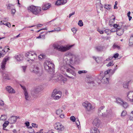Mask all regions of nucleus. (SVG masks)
Wrapping results in <instances>:
<instances>
[{
    "label": "nucleus",
    "instance_id": "4468645a",
    "mask_svg": "<svg viewBox=\"0 0 133 133\" xmlns=\"http://www.w3.org/2000/svg\"><path fill=\"white\" fill-rule=\"evenodd\" d=\"M18 118H19V117H17L16 116H12L9 119V122L10 124H14L16 122L17 119Z\"/></svg>",
    "mask_w": 133,
    "mask_h": 133
},
{
    "label": "nucleus",
    "instance_id": "423d86ee",
    "mask_svg": "<svg viewBox=\"0 0 133 133\" xmlns=\"http://www.w3.org/2000/svg\"><path fill=\"white\" fill-rule=\"evenodd\" d=\"M65 55L70 58L69 62L71 64L74 63L77 61V58L71 53L67 52L66 53Z\"/></svg>",
    "mask_w": 133,
    "mask_h": 133
},
{
    "label": "nucleus",
    "instance_id": "20e7f679",
    "mask_svg": "<svg viewBox=\"0 0 133 133\" xmlns=\"http://www.w3.org/2000/svg\"><path fill=\"white\" fill-rule=\"evenodd\" d=\"M25 56L32 61L37 58L36 53L33 51H30L27 52L25 54Z\"/></svg>",
    "mask_w": 133,
    "mask_h": 133
},
{
    "label": "nucleus",
    "instance_id": "c85d7f7f",
    "mask_svg": "<svg viewBox=\"0 0 133 133\" xmlns=\"http://www.w3.org/2000/svg\"><path fill=\"white\" fill-rule=\"evenodd\" d=\"M24 95L25 96V99H26V100L28 101L29 99V98L27 92H24Z\"/></svg>",
    "mask_w": 133,
    "mask_h": 133
},
{
    "label": "nucleus",
    "instance_id": "412c9836",
    "mask_svg": "<svg viewBox=\"0 0 133 133\" xmlns=\"http://www.w3.org/2000/svg\"><path fill=\"white\" fill-rule=\"evenodd\" d=\"M91 133H100L99 130L97 128L94 127L92 128L91 129Z\"/></svg>",
    "mask_w": 133,
    "mask_h": 133
},
{
    "label": "nucleus",
    "instance_id": "338daca9",
    "mask_svg": "<svg viewBox=\"0 0 133 133\" xmlns=\"http://www.w3.org/2000/svg\"><path fill=\"white\" fill-rule=\"evenodd\" d=\"M64 115L63 114H61L60 116V117L61 118H64Z\"/></svg>",
    "mask_w": 133,
    "mask_h": 133
},
{
    "label": "nucleus",
    "instance_id": "3c124183",
    "mask_svg": "<svg viewBox=\"0 0 133 133\" xmlns=\"http://www.w3.org/2000/svg\"><path fill=\"white\" fill-rule=\"evenodd\" d=\"M32 126L33 127H36L37 128L38 125H37L35 123H32Z\"/></svg>",
    "mask_w": 133,
    "mask_h": 133
},
{
    "label": "nucleus",
    "instance_id": "a18cd8bd",
    "mask_svg": "<svg viewBox=\"0 0 133 133\" xmlns=\"http://www.w3.org/2000/svg\"><path fill=\"white\" fill-rule=\"evenodd\" d=\"M93 58L94 59H95V60L97 63H98L99 62V61H98L99 59V57H93Z\"/></svg>",
    "mask_w": 133,
    "mask_h": 133
},
{
    "label": "nucleus",
    "instance_id": "0e129e2a",
    "mask_svg": "<svg viewBox=\"0 0 133 133\" xmlns=\"http://www.w3.org/2000/svg\"><path fill=\"white\" fill-rule=\"evenodd\" d=\"M40 56H41L42 57V59L44 58L45 57V56L43 54L40 55Z\"/></svg>",
    "mask_w": 133,
    "mask_h": 133
},
{
    "label": "nucleus",
    "instance_id": "dca6fc26",
    "mask_svg": "<svg viewBox=\"0 0 133 133\" xmlns=\"http://www.w3.org/2000/svg\"><path fill=\"white\" fill-rule=\"evenodd\" d=\"M64 68L65 70L68 73H69L70 74H71L72 75L74 76H75L76 75V74L71 69L69 68H66L65 69L64 67V66H62L61 68V70H62L63 68Z\"/></svg>",
    "mask_w": 133,
    "mask_h": 133
},
{
    "label": "nucleus",
    "instance_id": "4be33fe9",
    "mask_svg": "<svg viewBox=\"0 0 133 133\" xmlns=\"http://www.w3.org/2000/svg\"><path fill=\"white\" fill-rule=\"evenodd\" d=\"M16 59L18 61L22 60L23 59V56L22 55L19 54L15 56Z\"/></svg>",
    "mask_w": 133,
    "mask_h": 133
},
{
    "label": "nucleus",
    "instance_id": "49530a36",
    "mask_svg": "<svg viewBox=\"0 0 133 133\" xmlns=\"http://www.w3.org/2000/svg\"><path fill=\"white\" fill-rule=\"evenodd\" d=\"M61 29L60 28L58 27L54 29V30L55 31H57V32L60 31Z\"/></svg>",
    "mask_w": 133,
    "mask_h": 133
},
{
    "label": "nucleus",
    "instance_id": "69168bd1",
    "mask_svg": "<svg viewBox=\"0 0 133 133\" xmlns=\"http://www.w3.org/2000/svg\"><path fill=\"white\" fill-rule=\"evenodd\" d=\"M75 12H72V13L70 14L69 15V18L72 15H74L75 14Z\"/></svg>",
    "mask_w": 133,
    "mask_h": 133
},
{
    "label": "nucleus",
    "instance_id": "ea45409f",
    "mask_svg": "<svg viewBox=\"0 0 133 133\" xmlns=\"http://www.w3.org/2000/svg\"><path fill=\"white\" fill-rule=\"evenodd\" d=\"M113 61H111L107 65V66H111L113 65Z\"/></svg>",
    "mask_w": 133,
    "mask_h": 133
},
{
    "label": "nucleus",
    "instance_id": "09e8293b",
    "mask_svg": "<svg viewBox=\"0 0 133 133\" xmlns=\"http://www.w3.org/2000/svg\"><path fill=\"white\" fill-rule=\"evenodd\" d=\"M8 47V46H5L4 48V49L6 51V52H7L9 50H10L9 48Z\"/></svg>",
    "mask_w": 133,
    "mask_h": 133
},
{
    "label": "nucleus",
    "instance_id": "5701e85b",
    "mask_svg": "<svg viewBox=\"0 0 133 133\" xmlns=\"http://www.w3.org/2000/svg\"><path fill=\"white\" fill-rule=\"evenodd\" d=\"M129 46H133V35H131L129 41Z\"/></svg>",
    "mask_w": 133,
    "mask_h": 133
},
{
    "label": "nucleus",
    "instance_id": "7ed1b4c3",
    "mask_svg": "<svg viewBox=\"0 0 133 133\" xmlns=\"http://www.w3.org/2000/svg\"><path fill=\"white\" fill-rule=\"evenodd\" d=\"M28 9L33 14L38 15L41 11V9L40 6H36L31 5L28 8Z\"/></svg>",
    "mask_w": 133,
    "mask_h": 133
},
{
    "label": "nucleus",
    "instance_id": "9d476101",
    "mask_svg": "<svg viewBox=\"0 0 133 133\" xmlns=\"http://www.w3.org/2000/svg\"><path fill=\"white\" fill-rule=\"evenodd\" d=\"M55 129L58 131H62L64 129V126L61 123L59 122L56 123L54 125Z\"/></svg>",
    "mask_w": 133,
    "mask_h": 133
},
{
    "label": "nucleus",
    "instance_id": "f8f14e48",
    "mask_svg": "<svg viewBox=\"0 0 133 133\" xmlns=\"http://www.w3.org/2000/svg\"><path fill=\"white\" fill-rule=\"evenodd\" d=\"M101 123V122L100 119L98 118H96L94 119L92 122V124L94 126L98 127Z\"/></svg>",
    "mask_w": 133,
    "mask_h": 133
},
{
    "label": "nucleus",
    "instance_id": "bb28decb",
    "mask_svg": "<svg viewBox=\"0 0 133 133\" xmlns=\"http://www.w3.org/2000/svg\"><path fill=\"white\" fill-rule=\"evenodd\" d=\"M58 79L59 81H61V82L62 81L63 83L65 82L64 78L62 75L59 76L58 77Z\"/></svg>",
    "mask_w": 133,
    "mask_h": 133
},
{
    "label": "nucleus",
    "instance_id": "2f4dec72",
    "mask_svg": "<svg viewBox=\"0 0 133 133\" xmlns=\"http://www.w3.org/2000/svg\"><path fill=\"white\" fill-rule=\"evenodd\" d=\"M110 70H109L105 71L104 73V75L103 76L108 77V76L109 75L108 74L110 72Z\"/></svg>",
    "mask_w": 133,
    "mask_h": 133
},
{
    "label": "nucleus",
    "instance_id": "b1692460",
    "mask_svg": "<svg viewBox=\"0 0 133 133\" xmlns=\"http://www.w3.org/2000/svg\"><path fill=\"white\" fill-rule=\"evenodd\" d=\"M124 32V30L123 29H121L118 30H117V35L119 36H121L122 35Z\"/></svg>",
    "mask_w": 133,
    "mask_h": 133
},
{
    "label": "nucleus",
    "instance_id": "4d7b16f0",
    "mask_svg": "<svg viewBox=\"0 0 133 133\" xmlns=\"http://www.w3.org/2000/svg\"><path fill=\"white\" fill-rule=\"evenodd\" d=\"M6 25L8 26V27L10 28L11 27V25L10 23L8 22L7 23L5 24Z\"/></svg>",
    "mask_w": 133,
    "mask_h": 133
},
{
    "label": "nucleus",
    "instance_id": "5fc2aeb1",
    "mask_svg": "<svg viewBox=\"0 0 133 133\" xmlns=\"http://www.w3.org/2000/svg\"><path fill=\"white\" fill-rule=\"evenodd\" d=\"M4 104V102L0 100V105L1 106H3Z\"/></svg>",
    "mask_w": 133,
    "mask_h": 133
},
{
    "label": "nucleus",
    "instance_id": "864d4df0",
    "mask_svg": "<svg viewBox=\"0 0 133 133\" xmlns=\"http://www.w3.org/2000/svg\"><path fill=\"white\" fill-rule=\"evenodd\" d=\"M105 32V33H106L107 35H108L109 34V30L108 29H106L105 30H104Z\"/></svg>",
    "mask_w": 133,
    "mask_h": 133
},
{
    "label": "nucleus",
    "instance_id": "e2e57ef3",
    "mask_svg": "<svg viewBox=\"0 0 133 133\" xmlns=\"http://www.w3.org/2000/svg\"><path fill=\"white\" fill-rule=\"evenodd\" d=\"M25 125L27 127H29L30 125L29 122H26L25 123Z\"/></svg>",
    "mask_w": 133,
    "mask_h": 133
},
{
    "label": "nucleus",
    "instance_id": "9b49d317",
    "mask_svg": "<svg viewBox=\"0 0 133 133\" xmlns=\"http://www.w3.org/2000/svg\"><path fill=\"white\" fill-rule=\"evenodd\" d=\"M83 105L88 111H90L92 110V105L88 101H86L83 103Z\"/></svg>",
    "mask_w": 133,
    "mask_h": 133
},
{
    "label": "nucleus",
    "instance_id": "e433bc0d",
    "mask_svg": "<svg viewBox=\"0 0 133 133\" xmlns=\"http://www.w3.org/2000/svg\"><path fill=\"white\" fill-rule=\"evenodd\" d=\"M129 82H128L127 83H124L123 87L124 88H128Z\"/></svg>",
    "mask_w": 133,
    "mask_h": 133
},
{
    "label": "nucleus",
    "instance_id": "f3484780",
    "mask_svg": "<svg viewBox=\"0 0 133 133\" xmlns=\"http://www.w3.org/2000/svg\"><path fill=\"white\" fill-rule=\"evenodd\" d=\"M104 106H102L100 107L98 109L99 115L100 116H103L104 117H105L107 116V115L103 114V111L102 110L104 108Z\"/></svg>",
    "mask_w": 133,
    "mask_h": 133
},
{
    "label": "nucleus",
    "instance_id": "aec40b11",
    "mask_svg": "<svg viewBox=\"0 0 133 133\" xmlns=\"http://www.w3.org/2000/svg\"><path fill=\"white\" fill-rule=\"evenodd\" d=\"M51 5L50 4H43L42 5V9L43 10H45L50 8Z\"/></svg>",
    "mask_w": 133,
    "mask_h": 133
},
{
    "label": "nucleus",
    "instance_id": "393cba45",
    "mask_svg": "<svg viewBox=\"0 0 133 133\" xmlns=\"http://www.w3.org/2000/svg\"><path fill=\"white\" fill-rule=\"evenodd\" d=\"M41 91V89H39L38 88H36L34 91L32 92L31 93L34 95H35L36 94L38 93Z\"/></svg>",
    "mask_w": 133,
    "mask_h": 133
},
{
    "label": "nucleus",
    "instance_id": "f704fd0d",
    "mask_svg": "<svg viewBox=\"0 0 133 133\" xmlns=\"http://www.w3.org/2000/svg\"><path fill=\"white\" fill-rule=\"evenodd\" d=\"M78 24V25L80 26H82L83 25V22L81 20L79 21Z\"/></svg>",
    "mask_w": 133,
    "mask_h": 133
},
{
    "label": "nucleus",
    "instance_id": "680f3d73",
    "mask_svg": "<svg viewBox=\"0 0 133 133\" xmlns=\"http://www.w3.org/2000/svg\"><path fill=\"white\" fill-rule=\"evenodd\" d=\"M16 12V10L14 9H12L11 10V12L12 14H14Z\"/></svg>",
    "mask_w": 133,
    "mask_h": 133
},
{
    "label": "nucleus",
    "instance_id": "ddd939ff",
    "mask_svg": "<svg viewBox=\"0 0 133 133\" xmlns=\"http://www.w3.org/2000/svg\"><path fill=\"white\" fill-rule=\"evenodd\" d=\"M87 82L88 84L91 87L94 86L95 84L94 81V79L92 77L87 78Z\"/></svg>",
    "mask_w": 133,
    "mask_h": 133
},
{
    "label": "nucleus",
    "instance_id": "72a5a7b5",
    "mask_svg": "<svg viewBox=\"0 0 133 133\" xmlns=\"http://www.w3.org/2000/svg\"><path fill=\"white\" fill-rule=\"evenodd\" d=\"M62 110L59 109L56 111V114L57 115H60L62 113Z\"/></svg>",
    "mask_w": 133,
    "mask_h": 133
},
{
    "label": "nucleus",
    "instance_id": "c03bdc74",
    "mask_svg": "<svg viewBox=\"0 0 133 133\" xmlns=\"http://www.w3.org/2000/svg\"><path fill=\"white\" fill-rule=\"evenodd\" d=\"M27 67V66H22V68L23 69V71L24 72H25V71Z\"/></svg>",
    "mask_w": 133,
    "mask_h": 133
},
{
    "label": "nucleus",
    "instance_id": "8fccbe9b",
    "mask_svg": "<svg viewBox=\"0 0 133 133\" xmlns=\"http://www.w3.org/2000/svg\"><path fill=\"white\" fill-rule=\"evenodd\" d=\"M113 47L114 48H117L118 49H120V47L118 46V45H116V44H114L113 45Z\"/></svg>",
    "mask_w": 133,
    "mask_h": 133
},
{
    "label": "nucleus",
    "instance_id": "473e14b6",
    "mask_svg": "<svg viewBox=\"0 0 133 133\" xmlns=\"http://www.w3.org/2000/svg\"><path fill=\"white\" fill-rule=\"evenodd\" d=\"M132 92H132L131 91H130V92H129L128 93V94L127 96V97L129 98H130V97H131L132 95Z\"/></svg>",
    "mask_w": 133,
    "mask_h": 133
},
{
    "label": "nucleus",
    "instance_id": "7c9ffc66",
    "mask_svg": "<svg viewBox=\"0 0 133 133\" xmlns=\"http://www.w3.org/2000/svg\"><path fill=\"white\" fill-rule=\"evenodd\" d=\"M7 118L6 115H2L1 117V119L2 120H5Z\"/></svg>",
    "mask_w": 133,
    "mask_h": 133
},
{
    "label": "nucleus",
    "instance_id": "a211bd4d",
    "mask_svg": "<svg viewBox=\"0 0 133 133\" xmlns=\"http://www.w3.org/2000/svg\"><path fill=\"white\" fill-rule=\"evenodd\" d=\"M6 91L10 94H14L15 93V91L10 86H8L6 87Z\"/></svg>",
    "mask_w": 133,
    "mask_h": 133
},
{
    "label": "nucleus",
    "instance_id": "603ef678",
    "mask_svg": "<svg viewBox=\"0 0 133 133\" xmlns=\"http://www.w3.org/2000/svg\"><path fill=\"white\" fill-rule=\"evenodd\" d=\"M119 54L118 53H116L114 54L113 56V57L115 58H116L118 56Z\"/></svg>",
    "mask_w": 133,
    "mask_h": 133
},
{
    "label": "nucleus",
    "instance_id": "6e6552de",
    "mask_svg": "<svg viewBox=\"0 0 133 133\" xmlns=\"http://www.w3.org/2000/svg\"><path fill=\"white\" fill-rule=\"evenodd\" d=\"M39 63L38 62L35 63L31 65L32 66H33V70L32 72L36 74H39V72L40 69L39 68Z\"/></svg>",
    "mask_w": 133,
    "mask_h": 133
},
{
    "label": "nucleus",
    "instance_id": "79ce46f5",
    "mask_svg": "<svg viewBox=\"0 0 133 133\" xmlns=\"http://www.w3.org/2000/svg\"><path fill=\"white\" fill-rule=\"evenodd\" d=\"M110 31L111 32H117V29L115 28H113L112 29L110 30Z\"/></svg>",
    "mask_w": 133,
    "mask_h": 133
},
{
    "label": "nucleus",
    "instance_id": "a19ab883",
    "mask_svg": "<svg viewBox=\"0 0 133 133\" xmlns=\"http://www.w3.org/2000/svg\"><path fill=\"white\" fill-rule=\"evenodd\" d=\"M126 114V112L125 111H123L121 114V116H125Z\"/></svg>",
    "mask_w": 133,
    "mask_h": 133
},
{
    "label": "nucleus",
    "instance_id": "6ab92c4d",
    "mask_svg": "<svg viewBox=\"0 0 133 133\" xmlns=\"http://www.w3.org/2000/svg\"><path fill=\"white\" fill-rule=\"evenodd\" d=\"M67 2V0H58L55 3L57 5H59L64 4Z\"/></svg>",
    "mask_w": 133,
    "mask_h": 133
},
{
    "label": "nucleus",
    "instance_id": "a878e982",
    "mask_svg": "<svg viewBox=\"0 0 133 133\" xmlns=\"http://www.w3.org/2000/svg\"><path fill=\"white\" fill-rule=\"evenodd\" d=\"M97 51L98 52H101L103 51V47L102 46H98L95 47Z\"/></svg>",
    "mask_w": 133,
    "mask_h": 133
},
{
    "label": "nucleus",
    "instance_id": "39448f33",
    "mask_svg": "<svg viewBox=\"0 0 133 133\" xmlns=\"http://www.w3.org/2000/svg\"><path fill=\"white\" fill-rule=\"evenodd\" d=\"M62 93L61 91L54 89L52 93V97L55 100H58L61 97Z\"/></svg>",
    "mask_w": 133,
    "mask_h": 133
},
{
    "label": "nucleus",
    "instance_id": "0eeeda50",
    "mask_svg": "<svg viewBox=\"0 0 133 133\" xmlns=\"http://www.w3.org/2000/svg\"><path fill=\"white\" fill-rule=\"evenodd\" d=\"M103 74V72L101 71L98 77V79H100L101 82L103 84H108L109 83V77L105 76H103L102 77L100 78L101 76Z\"/></svg>",
    "mask_w": 133,
    "mask_h": 133
},
{
    "label": "nucleus",
    "instance_id": "cd10ccee",
    "mask_svg": "<svg viewBox=\"0 0 133 133\" xmlns=\"http://www.w3.org/2000/svg\"><path fill=\"white\" fill-rule=\"evenodd\" d=\"M104 8L108 10H109L111 8V6L110 5H105L104 6Z\"/></svg>",
    "mask_w": 133,
    "mask_h": 133
},
{
    "label": "nucleus",
    "instance_id": "de8ad7c7",
    "mask_svg": "<svg viewBox=\"0 0 133 133\" xmlns=\"http://www.w3.org/2000/svg\"><path fill=\"white\" fill-rule=\"evenodd\" d=\"M71 30L74 33H76L77 31V29L74 28H72Z\"/></svg>",
    "mask_w": 133,
    "mask_h": 133
},
{
    "label": "nucleus",
    "instance_id": "1a4fd4ad",
    "mask_svg": "<svg viewBox=\"0 0 133 133\" xmlns=\"http://www.w3.org/2000/svg\"><path fill=\"white\" fill-rule=\"evenodd\" d=\"M116 102L117 103L121 105L125 108H127L128 106V104L126 102L123 101L120 98H117Z\"/></svg>",
    "mask_w": 133,
    "mask_h": 133
},
{
    "label": "nucleus",
    "instance_id": "bf43d9fd",
    "mask_svg": "<svg viewBox=\"0 0 133 133\" xmlns=\"http://www.w3.org/2000/svg\"><path fill=\"white\" fill-rule=\"evenodd\" d=\"M113 26L114 27V28H117V27H119L118 25L116 24H114Z\"/></svg>",
    "mask_w": 133,
    "mask_h": 133
},
{
    "label": "nucleus",
    "instance_id": "4c0bfd02",
    "mask_svg": "<svg viewBox=\"0 0 133 133\" xmlns=\"http://www.w3.org/2000/svg\"><path fill=\"white\" fill-rule=\"evenodd\" d=\"M1 54H2V57H3L4 56V55L5 54H6V51H5V50L4 49V50H3L1 52Z\"/></svg>",
    "mask_w": 133,
    "mask_h": 133
},
{
    "label": "nucleus",
    "instance_id": "774afa93",
    "mask_svg": "<svg viewBox=\"0 0 133 133\" xmlns=\"http://www.w3.org/2000/svg\"><path fill=\"white\" fill-rule=\"evenodd\" d=\"M43 129H41L40 130L39 132H37V133H43Z\"/></svg>",
    "mask_w": 133,
    "mask_h": 133
},
{
    "label": "nucleus",
    "instance_id": "c9c22d12",
    "mask_svg": "<svg viewBox=\"0 0 133 133\" xmlns=\"http://www.w3.org/2000/svg\"><path fill=\"white\" fill-rule=\"evenodd\" d=\"M70 119L71 121H72L73 122H74L75 121L76 118L74 116H72L70 117Z\"/></svg>",
    "mask_w": 133,
    "mask_h": 133
},
{
    "label": "nucleus",
    "instance_id": "2eb2a0df",
    "mask_svg": "<svg viewBox=\"0 0 133 133\" xmlns=\"http://www.w3.org/2000/svg\"><path fill=\"white\" fill-rule=\"evenodd\" d=\"M9 57H7L3 59L1 65V68L3 70H4L5 69L6 63V62L9 59Z\"/></svg>",
    "mask_w": 133,
    "mask_h": 133
},
{
    "label": "nucleus",
    "instance_id": "37998d69",
    "mask_svg": "<svg viewBox=\"0 0 133 133\" xmlns=\"http://www.w3.org/2000/svg\"><path fill=\"white\" fill-rule=\"evenodd\" d=\"M12 6V5L11 4H9L7 6V9H10Z\"/></svg>",
    "mask_w": 133,
    "mask_h": 133
},
{
    "label": "nucleus",
    "instance_id": "f257e3e1",
    "mask_svg": "<svg viewBox=\"0 0 133 133\" xmlns=\"http://www.w3.org/2000/svg\"><path fill=\"white\" fill-rule=\"evenodd\" d=\"M45 69L48 72L52 73L54 71L55 65L51 61H46L44 63Z\"/></svg>",
    "mask_w": 133,
    "mask_h": 133
},
{
    "label": "nucleus",
    "instance_id": "f03ea898",
    "mask_svg": "<svg viewBox=\"0 0 133 133\" xmlns=\"http://www.w3.org/2000/svg\"><path fill=\"white\" fill-rule=\"evenodd\" d=\"M72 46L73 45H70L69 46H64L60 45L57 44H55L53 45V47L54 49L62 52H65L69 50Z\"/></svg>",
    "mask_w": 133,
    "mask_h": 133
},
{
    "label": "nucleus",
    "instance_id": "13d9d810",
    "mask_svg": "<svg viewBox=\"0 0 133 133\" xmlns=\"http://www.w3.org/2000/svg\"><path fill=\"white\" fill-rule=\"evenodd\" d=\"M97 31H98L101 34H102L104 33L103 31L99 29L97 30Z\"/></svg>",
    "mask_w": 133,
    "mask_h": 133
},
{
    "label": "nucleus",
    "instance_id": "6e6d98bb",
    "mask_svg": "<svg viewBox=\"0 0 133 133\" xmlns=\"http://www.w3.org/2000/svg\"><path fill=\"white\" fill-rule=\"evenodd\" d=\"M76 125L78 126L80 124L79 122L78 119L76 120Z\"/></svg>",
    "mask_w": 133,
    "mask_h": 133
},
{
    "label": "nucleus",
    "instance_id": "c756f323",
    "mask_svg": "<svg viewBox=\"0 0 133 133\" xmlns=\"http://www.w3.org/2000/svg\"><path fill=\"white\" fill-rule=\"evenodd\" d=\"M9 123H10V122L8 121H5L4 123L3 124V127H4V128L6 127L8 125V124Z\"/></svg>",
    "mask_w": 133,
    "mask_h": 133
},
{
    "label": "nucleus",
    "instance_id": "052dcab7",
    "mask_svg": "<svg viewBox=\"0 0 133 133\" xmlns=\"http://www.w3.org/2000/svg\"><path fill=\"white\" fill-rule=\"evenodd\" d=\"M21 86L22 87V89H23L24 92H27L26 91V88L25 87H23L21 85Z\"/></svg>",
    "mask_w": 133,
    "mask_h": 133
},
{
    "label": "nucleus",
    "instance_id": "58836bf2",
    "mask_svg": "<svg viewBox=\"0 0 133 133\" xmlns=\"http://www.w3.org/2000/svg\"><path fill=\"white\" fill-rule=\"evenodd\" d=\"M87 71H85V70H83V71L80 70V71H78V72L79 74H81L83 73H87Z\"/></svg>",
    "mask_w": 133,
    "mask_h": 133
}]
</instances>
